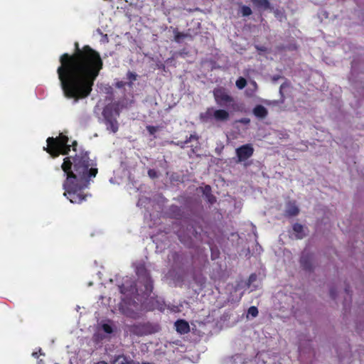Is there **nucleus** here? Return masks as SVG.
<instances>
[{"instance_id":"1","label":"nucleus","mask_w":364,"mask_h":364,"mask_svg":"<svg viewBox=\"0 0 364 364\" xmlns=\"http://www.w3.org/2000/svg\"><path fill=\"white\" fill-rule=\"evenodd\" d=\"M59 61L57 73L64 96L75 102L87 97L103 68L100 53L88 45L80 48L75 42L74 53L62 54Z\"/></svg>"},{"instance_id":"2","label":"nucleus","mask_w":364,"mask_h":364,"mask_svg":"<svg viewBox=\"0 0 364 364\" xmlns=\"http://www.w3.org/2000/svg\"><path fill=\"white\" fill-rule=\"evenodd\" d=\"M61 169L66 179L63 187V195L72 203H82L91 195L85 193L89 188L90 181L98 173L97 164L91 160L89 152L80 151L74 156H67L61 164Z\"/></svg>"},{"instance_id":"3","label":"nucleus","mask_w":364,"mask_h":364,"mask_svg":"<svg viewBox=\"0 0 364 364\" xmlns=\"http://www.w3.org/2000/svg\"><path fill=\"white\" fill-rule=\"evenodd\" d=\"M68 137L60 133L56 137H48L46 140L47 146L44 147V150L50 155L52 158H56L60 154L67 156L69 154L72 148L73 151H77V142L73 141L72 144H68Z\"/></svg>"},{"instance_id":"4","label":"nucleus","mask_w":364,"mask_h":364,"mask_svg":"<svg viewBox=\"0 0 364 364\" xmlns=\"http://www.w3.org/2000/svg\"><path fill=\"white\" fill-rule=\"evenodd\" d=\"M213 94L215 102L219 107L231 109L233 111L240 110L239 105L225 87H218L214 88Z\"/></svg>"},{"instance_id":"5","label":"nucleus","mask_w":364,"mask_h":364,"mask_svg":"<svg viewBox=\"0 0 364 364\" xmlns=\"http://www.w3.org/2000/svg\"><path fill=\"white\" fill-rule=\"evenodd\" d=\"M160 327L158 324L151 322H140L134 323L129 327L130 331L136 336H142L158 332Z\"/></svg>"},{"instance_id":"6","label":"nucleus","mask_w":364,"mask_h":364,"mask_svg":"<svg viewBox=\"0 0 364 364\" xmlns=\"http://www.w3.org/2000/svg\"><path fill=\"white\" fill-rule=\"evenodd\" d=\"M119 102H114L107 105L102 112L104 121L117 119L119 116Z\"/></svg>"},{"instance_id":"7","label":"nucleus","mask_w":364,"mask_h":364,"mask_svg":"<svg viewBox=\"0 0 364 364\" xmlns=\"http://www.w3.org/2000/svg\"><path fill=\"white\" fill-rule=\"evenodd\" d=\"M252 144H246L236 149L235 153L237 157V162H242L250 159L254 154Z\"/></svg>"},{"instance_id":"8","label":"nucleus","mask_w":364,"mask_h":364,"mask_svg":"<svg viewBox=\"0 0 364 364\" xmlns=\"http://www.w3.org/2000/svg\"><path fill=\"white\" fill-rule=\"evenodd\" d=\"M312 261L313 255L309 252H307L306 251H304L300 258V264L301 267L306 271H312Z\"/></svg>"},{"instance_id":"9","label":"nucleus","mask_w":364,"mask_h":364,"mask_svg":"<svg viewBox=\"0 0 364 364\" xmlns=\"http://www.w3.org/2000/svg\"><path fill=\"white\" fill-rule=\"evenodd\" d=\"M176 331L181 334H186L190 331L188 323L183 319L177 320L175 322Z\"/></svg>"},{"instance_id":"10","label":"nucleus","mask_w":364,"mask_h":364,"mask_svg":"<svg viewBox=\"0 0 364 364\" xmlns=\"http://www.w3.org/2000/svg\"><path fill=\"white\" fill-rule=\"evenodd\" d=\"M229 112L223 109H215L213 112V118L216 121L225 122L229 119Z\"/></svg>"},{"instance_id":"11","label":"nucleus","mask_w":364,"mask_h":364,"mask_svg":"<svg viewBox=\"0 0 364 364\" xmlns=\"http://www.w3.org/2000/svg\"><path fill=\"white\" fill-rule=\"evenodd\" d=\"M299 213V209L294 202H289L287 205L285 215L287 217L296 216Z\"/></svg>"},{"instance_id":"12","label":"nucleus","mask_w":364,"mask_h":364,"mask_svg":"<svg viewBox=\"0 0 364 364\" xmlns=\"http://www.w3.org/2000/svg\"><path fill=\"white\" fill-rule=\"evenodd\" d=\"M252 113L256 117L264 119L267 116L268 110L264 106L257 105L253 108Z\"/></svg>"},{"instance_id":"13","label":"nucleus","mask_w":364,"mask_h":364,"mask_svg":"<svg viewBox=\"0 0 364 364\" xmlns=\"http://www.w3.org/2000/svg\"><path fill=\"white\" fill-rule=\"evenodd\" d=\"M253 5L258 9H271V4L269 0H250Z\"/></svg>"},{"instance_id":"14","label":"nucleus","mask_w":364,"mask_h":364,"mask_svg":"<svg viewBox=\"0 0 364 364\" xmlns=\"http://www.w3.org/2000/svg\"><path fill=\"white\" fill-rule=\"evenodd\" d=\"M104 123L106 125L107 129L112 133H116L119 129V123L117 119L104 121Z\"/></svg>"},{"instance_id":"15","label":"nucleus","mask_w":364,"mask_h":364,"mask_svg":"<svg viewBox=\"0 0 364 364\" xmlns=\"http://www.w3.org/2000/svg\"><path fill=\"white\" fill-rule=\"evenodd\" d=\"M136 273L141 281L144 279V278L150 276L149 272L144 264H140L136 267Z\"/></svg>"},{"instance_id":"16","label":"nucleus","mask_w":364,"mask_h":364,"mask_svg":"<svg viewBox=\"0 0 364 364\" xmlns=\"http://www.w3.org/2000/svg\"><path fill=\"white\" fill-rule=\"evenodd\" d=\"M199 139L198 136L196 134H191L189 137L186 138L185 141H178L175 144L181 149H183L186 147V144H188L189 142H191L192 140L198 141Z\"/></svg>"},{"instance_id":"17","label":"nucleus","mask_w":364,"mask_h":364,"mask_svg":"<svg viewBox=\"0 0 364 364\" xmlns=\"http://www.w3.org/2000/svg\"><path fill=\"white\" fill-rule=\"evenodd\" d=\"M141 282L144 284V286L145 287V292L146 294H150L151 292H152L154 285L153 281L150 276L144 278V279L141 280Z\"/></svg>"},{"instance_id":"18","label":"nucleus","mask_w":364,"mask_h":364,"mask_svg":"<svg viewBox=\"0 0 364 364\" xmlns=\"http://www.w3.org/2000/svg\"><path fill=\"white\" fill-rule=\"evenodd\" d=\"M213 108H208L205 112L200 113V119L203 122H208V120L213 118Z\"/></svg>"},{"instance_id":"19","label":"nucleus","mask_w":364,"mask_h":364,"mask_svg":"<svg viewBox=\"0 0 364 364\" xmlns=\"http://www.w3.org/2000/svg\"><path fill=\"white\" fill-rule=\"evenodd\" d=\"M303 225L299 223H295L293 225V230L296 233V237L297 239H302L304 237V234L303 233Z\"/></svg>"},{"instance_id":"20","label":"nucleus","mask_w":364,"mask_h":364,"mask_svg":"<svg viewBox=\"0 0 364 364\" xmlns=\"http://www.w3.org/2000/svg\"><path fill=\"white\" fill-rule=\"evenodd\" d=\"M137 77H138V75L136 73L131 72V71L127 72V78L129 80V82H127V86L129 87H132L133 82L137 80Z\"/></svg>"},{"instance_id":"21","label":"nucleus","mask_w":364,"mask_h":364,"mask_svg":"<svg viewBox=\"0 0 364 364\" xmlns=\"http://www.w3.org/2000/svg\"><path fill=\"white\" fill-rule=\"evenodd\" d=\"M170 213L174 216L176 218H178L182 215V211L180 207L178 205H172L170 207Z\"/></svg>"},{"instance_id":"22","label":"nucleus","mask_w":364,"mask_h":364,"mask_svg":"<svg viewBox=\"0 0 364 364\" xmlns=\"http://www.w3.org/2000/svg\"><path fill=\"white\" fill-rule=\"evenodd\" d=\"M240 12L244 17L249 16L252 14L251 8L248 6L242 5L240 7Z\"/></svg>"},{"instance_id":"23","label":"nucleus","mask_w":364,"mask_h":364,"mask_svg":"<svg viewBox=\"0 0 364 364\" xmlns=\"http://www.w3.org/2000/svg\"><path fill=\"white\" fill-rule=\"evenodd\" d=\"M235 85L239 90H242L247 85V80L243 77H240L236 80Z\"/></svg>"},{"instance_id":"24","label":"nucleus","mask_w":364,"mask_h":364,"mask_svg":"<svg viewBox=\"0 0 364 364\" xmlns=\"http://www.w3.org/2000/svg\"><path fill=\"white\" fill-rule=\"evenodd\" d=\"M174 33H175L174 34V40L177 43H180L182 39H183L188 36V34H185L181 32H178L177 31H176L174 32Z\"/></svg>"},{"instance_id":"25","label":"nucleus","mask_w":364,"mask_h":364,"mask_svg":"<svg viewBox=\"0 0 364 364\" xmlns=\"http://www.w3.org/2000/svg\"><path fill=\"white\" fill-rule=\"evenodd\" d=\"M248 314L251 315L252 317H256L258 315V309L256 306H250L248 309Z\"/></svg>"},{"instance_id":"26","label":"nucleus","mask_w":364,"mask_h":364,"mask_svg":"<svg viewBox=\"0 0 364 364\" xmlns=\"http://www.w3.org/2000/svg\"><path fill=\"white\" fill-rule=\"evenodd\" d=\"M102 329L107 333H111L113 331L112 326L107 323L102 325Z\"/></svg>"},{"instance_id":"27","label":"nucleus","mask_w":364,"mask_h":364,"mask_svg":"<svg viewBox=\"0 0 364 364\" xmlns=\"http://www.w3.org/2000/svg\"><path fill=\"white\" fill-rule=\"evenodd\" d=\"M146 129L151 135L154 134L157 131V127L154 126L149 125L146 127Z\"/></svg>"},{"instance_id":"28","label":"nucleus","mask_w":364,"mask_h":364,"mask_svg":"<svg viewBox=\"0 0 364 364\" xmlns=\"http://www.w3.org/2000/svg\"><path fill=\"white\" fill-rule=\"evenodd\" d=\"M148 175L151 178H155L158 176L157 173L154 169H149L148 171Z\"/></svg>"},{"instance_id":"29","label":"nucleus","mask_w":364,"mask_h":364,"mask_svg":"<svg viewBox=\"0 0 364 364\" xmlns=\"http://www.w3.org/2000/svg\"><path fill=\"white\" fill-rule=\"evenodd\" d=\"M208 200L210 204H213L216 201V198L212 194L207 195Z\"/></svg>"},{"instance_id":"30","label":"nucleus","mask_w":364,"mask_h":364,"mask_svg":"<svg viewBox=\"0 0 364 364\" xmlns=\"http://www.w3.org/2000/svg\"><path fill=\"white\" fill-rule=\"evenodd\" d=\"M125 85H127V82L124 81H118L116 82V87L117 88H123Z\"/></svg>"},{"instance_id":"31","label":"nucleus","mask_w":364,"mask_h":364,"mask_svg":"<svg viewBox=\"0 0 364 364\" xmlns=\"http://www.w3.org/2000/svg\"><path fill=\"white\" fill-rule=\"evenodd\" d=\"M239 122L244 124H247L250 122V119L249 118L244 117V118L240 119L239 120Z\"/></svg>"},{"instance_id":"32","label":"nucleus","mask_w":364,"mask_h":364,"mask_svg":"<svg viewBox=\"0 0 364 364\" xmlns=\"http://www.w3.org/2000/svg\"><path fill=\"white\" fill-rule=\"evenodd\" d=\"M330 296L333 299L336 296V291L334 289H333V288L330 289Z\"/></svg>"},{"instance_id":"33","label":"nucleus","mask_w":364,"mask_h":364,"mask_svg":"<svg viewBox=\"0 0 364 364\" xmlns=\"http://www.w3.org/2000/svg\"><path fill=\"white\" fill-rule=\"evenodd\" d=\"M41 350L40 349L38 352H33L32 353V355L36 358H38L39 357V355H41Z\"/></svg>"},{"instance_id":"34","label":"nucleus","mask_w":364,"mask_h":364,"mask_svg":"<svg viewBox=\"0 0 364 364\" xmlns=\"http://www.w3.org/2000/svg\"><path fill=\"white\" fill-rule=\"evenodd\" d=\"M281 77H282V76H281V75H274V76L272 77V80L275 82V81L278 80L279 79H280Z\"/></svg>"},{"instance_id":"35","label":"nucleus","mask_w":364,"mask_h":364,"mask_svg":"<svg viewBox=\"0 0 364 364\" xmlns=\"http://www.w3.org/2000/svg\"><path fill=\"white\" fill-rule=\"evenodd\" d=\"M256 278V276L255 274H251L250 277V282H252L253 280H255Z\"/></svg>"},{"instance_id":"36","label":"nucleus","mask_w":364,"mask_h":364,"mask_svg":"<svg viewBox=\"0 0 364 364\" xmlns=\"http://www.w3.org/2000/svg\"><path fill=\"white\" fill-rule=\"evenodd\" d=\"M119 291H120L122 294H125L124 289V287H123V286H120V287H119Z\"/></svg>"},{"instance_id":"37","label":"nucleus","mask_w":364,"mask_h":364,"mask_svg":"<svg viewBox=\"0 0 364 364\" xmlns=\"http://www.w3.org/2000/svg\"><path fill=\"white\" fill-rule=\"evenodd\" d=\"M252 85L255 87V89H257V85L256 82L253 81V82H252Z\"/></svg>"},{"instance_id":"38","label":"nucleus","mask_w":364,"mask_h":364,"mask_svg":"<svg viewBox=\"0 0 364 364\" xmlns=\"http://www.w3.org/2000/svg\"><path fill=\"white\" fill-rule=\"evenodd\" d=\"M283 87H284V85H282L280 86L279 91H280V92H281V93H282V89H283Z\"/></svg>"},{"instance_id":"39","label":"nucleus","mask_w":364,"mask_h":364,"mask_svg":"<svg viewBox=\"0 0 364 364\" xmlns=\"http://www.w3.org/2000/svg\"><path fill=\"white\" fill-rule=\"evenodd\" d=\"M205 189H208V190H209V191H210V186H207L205 187Z\"/></svg>"},{"instance_id":"40","label":"nucleus","mask_w":364,"mask_h":364,"mask_svg":"<svg viewBox=\"0 0 364 364\" xmlns=\"http://www.w3.org/2000/svg\"><path fill=\"white\" fill-rule=\"evenodd\" d=\"M197 232L194 230V232H193V235H194L195 237H196Z\"/></svg>"},{"instance_id":"41","label":"nucleus","mask_w":364,"mask_h":364,"mask_svg":"<svg viewBox=\"0 0 364 364\" xmlns=\"http://www.w3.org/2000/svg\"><path fill=\"white\" fill-rule=\"evenodd\" d=\"M345 290H346V293H347V294H349V293H348V289L347 288H346Z\"/></svg>"}]
</instances>
